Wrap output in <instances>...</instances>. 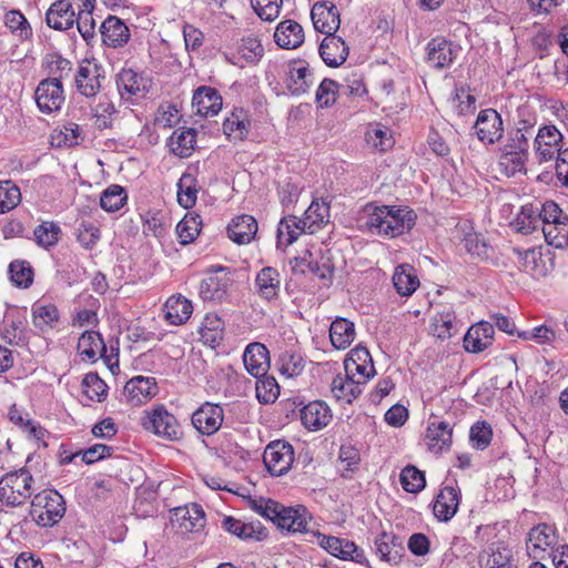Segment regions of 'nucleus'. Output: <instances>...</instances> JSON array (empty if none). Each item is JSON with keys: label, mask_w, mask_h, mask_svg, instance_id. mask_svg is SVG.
I'll return each mask as SVG.
<instances>
[{"label": "nucleus", "mask_w": 568, "mask_h": 568, "mask_svg": "<svg viewBox=\"0 0 568 568\" xmlns=\"http://www.w3.org/2000/svg\"><path fill=\"white\" fill-rule=\"evenodd\" d=\"M365 211L367 212L365 221L367 230L372 234L385 237H396L410 231L416 221L415 212L407 206H373L369 204Z\"/></svg>", "instance_id": "nucleus-1"}, {"label": "nucleus", "mask_w": 568, "mask_h": 568, "mask_svg": "<svg viewBox=\"0 0 568 568\" xmlns=\"http://www.w3.org/2000/svg\"><path fill=\"white\" fill-rule=\"evenodd\" d=\"M534 128L524 124L523 128L510 129L499 146L498 165L507 176L526 172V163L529 156V141L532 138Z\"/></svg>", "instance_id": "nucleus-2"}, {"label": "nucleus", "mask_w": 568, "mask_h": 568, "mask_svg": "<svg viewBox=\"0 0 568 568\" xmlns=\"http://www.w3.org/2000/svg\"><path fill=\"white\" fill-rule=\"evenodd\" d=\"M34 479L27 468L7 473L0 478V501L10 507H19L32 496Z\"/></svg>", "instance_id": "nucleus-3"}, {"label": "nucleus", "mask_w": 568, "mask_h": 568, "mask_svg": "<svg viewBox=\"0 0 568 568\" xmlns=\"http://www.w3.org/2000/svg\"><path fill=\"white\" fill-rule=\"evenodd\" d=\"M65 514V501L61 494L53 489H45L34 495L31 501L30 515L41 527H52Z\"/></svg>", "instance_id": "nucleus-4"}, {"label": "nucleus", "mask_w": 568, "mask_h": 568, "mask_svg": "<svg viewBox=\"0 0 568 568\" xmlns=\"http://www.w3.org/2000/svg\"><path fill=\"white\" fill-rule=\"evenodd\" d=\"M513 251L523 270L532 278H544L555 268V254L549 248L531 247L520 250L515 247Z\"/></svg>", "instance_id": "nucleus-5"}, {"label": "nucleus", "mask_w": 568, "mask_h": 568, "mask_svg": "<svg viewBox=\"0 0 568 568\" xmlns=\"http://www.w3.org/2000/svg\"><path fill=\"white\" fill-rule=\"evenodd\" d=\"M286 409L293 413L300 407V418L303 426L310 432H317L326 427L332 420L333 414L329 406L323 400H313L306 405L297 402V398L287 399Z\"/></svg>", "instance_id": "nucleus-6"}, {"label": "nucleus", "mask_w": 568, "mask_h": 568, "mask_svg": "<svg viewBox=\"0 0 568 568\" xmlns=\"http://www.w3.org/2000/svg\"><path fill=\"white\" fill-rule=\"evenodd\" d=\"M312 537L317 540L321 548L338 559L351 560L361 565L367 564L364 550L352 540L326 536L320 531L312 532Z\"/></svg>", "instance_id": "nucleus-7"}, {"label": "nucleus", "mask_w": 568, "mask_h": 568, "mask_svg": "<svg viewBox=\"0 0 568 568\" xmlns=\"http://www.w3.org/2000/svg\"><path fill=\"white\" fill-rule=\"evenodd\" d=\"M103 80H105L103 67L87 59L78 65L74 73V87L85 98L98 95L102 89Z\"/></svg>", "instance_id": "nucleus-8"}, {"label": "nucleus", "mask_w": 568, "mask_h": 568, "mask_svg": "<svg viewBox=\"0 0 568 568\" xmlns=\"http://www.w3.org/2000/svg\"><path fill=\"white\" fill-rule=\"evenodd\" d=\"M462 51L456 42L445 38H434L426 45V63L436 70L448 69L453 65Z\"/></svg>", "instance_id": "nucleus-9"}, {"label": "nucleus", "mask_w": 568, "mask_h": 568, "mask_svg": "<svg viewBox=\"0 0 568 568\" xmlns=\"http://www.w3.org/2000/svg\"><path fill=\"white\" fill-rule=\"evenodd\" d=\"M284 72L285 88L294 97L307 93L314 84V73L304 60L288 61Z\"/></svg>", "instance_id": "nucleus-10"}, {"label": "nucleus", "mask_w": 568, "mask_h": 568, "mask_svg": "<svg viewBox=\"0 0 568 568\" xmlns=\"http://www.w3.org/2000/svg\"><path fill=\"white\" fill-rule=\"evenodd\" d=\"M263 462L271 475L282 476L286 474L294 462L292 445L284 440L270 443L264 450Z\"/></svg>", "instance_id": "nucleus-11"}, {"label": "nucleus", "mask_w": 568, "mask_h": 568, "mask_svg": "<svg viewBox=\"0 0 568 568\" xmlns=\"http://www.w3.org/2000/svg\"><path fill=\"white\" fill-rule=\"evenodd\" d=\"M34 100L42 113L51 114L59 111L65 101L62 82L58 79L41 80L36 89Z\"/></svg>", "instance_id": "nucleus-12"}, {"label": "nucleus", "mask_w": 568, "mask_h": 568, "mask_svg": "<svg viewBox=\"0 0 568 568\" xmlns=\"http://www.w3.org/2000/svg\"><path fill=\"white\" fill-rule=\"evenodd\" d=\"M196 432L203 436H211L220 430L224 422V409L221 405L211 402L203 403L191 416Z\"/></svg>", "instance_id": "nucleus-13"}, {"label": "nucleus", "mask_w": 568, "mask_h": 568, "mask_svg": "<svg viewBox=\"0 0 568 568\" xmlns=\"http://www.w3.org/2000/svg\"><path fill=\"white\" fill-rule=\"evenodd\" d=\"M564 136L555 125H544L535 136V149L538 162L556 160L564 148Z\"/></svg>", "instance_id": "nucleus-14"}, {"label": "nucleus", "mask_w": 568, "mask_h": 568, "mask_svg": "<svg viewBox=\"0 0 568 568\" xmlns=\"http://www.w3.org/2000/svg\"><path fill=\"white\" fill-rule=\"evenodd\" d=\"M474 134L484 144H494L500 141L504 134L501 115L495 109L481 110L473 126Z\"/></svg>", "instance_id": "nucleus-15"}, {"label": "nucleus", "mask_w": 568, "mask_h": 568, "mask_svg": "<svg viewBox=\"0 0 568 568\" xmlns=\"http://www.w3.org/2000/svg\"><path fill=\"white\" fill-rule=\"evenodd\" d=\"M311 520L312 515L306 507L302 505L295 507L283 505L276 527L287 534L300 532L312 537V532L316 531L308 528Z\"/></svg>", "instance_id": "nucleus-16"}, {"label": "nucleus", "mask_w": 568, "mask_h": 568, "mask_svg": "<svg viewBox=\"0 0 568 568\" xmlns=\"http://www.w3.org/2000/svg\"><path fill=\"white\" fill-rule=\"evenodd\" d=\"M232 280L223 266H217L206 274L199 287V295L203 301H222L227 293Z\"/></svg>", "instance_id": "nucleus-17"}, {"label": "nucleus", "mask_w": 568, "mask_h": 568, "mask_svg": "<svg viewBox=\"0 0 568 568\" xmlns=\"http://www.w3.org/2000/svg\"><path fill=\"white\" fill-rule=\"evenodd\" d=\"M143 426L153 430L158 436L176 440L181 436L180 425L176 418L163 406L154 408L145 418Z\"/></svg>", "instance_id": "nucleus-18"}, {"label": "nucleus", "mask_w": 568, "mask_h": 568, "mask_svg": "<svg viewBox=\"0 0 568 568\" xmlns=\"http://www.w3.org/2000/svg\"><path fill=\"white\" fill-rule=\"evenodd\" d=\"M311 18L315 30L326 37L335 36L341 24L336 6L328 1L316 2L311 10Z\"/></svg>", "instance_id": "nucleus-19"}, {"label": "nucleus", "mask_w": 568, "mask_h": 568, "mask_svg": "<svg viewBox=\"0 0 568 568\" xmlns=\"http://www.w3.org/2000/svg\"><path fill=\"white\" fill-rule=\"evenodd\" d=\"M158 394L154 377L135 376L126 382L123 388L125 400L131 406H140Z\"/></svg>", "instance_id": "nucleus-20"}, {"label": "nucleus", "mask_w": 568, "mask_h": 568, "mask_svg": "<svg viewBox=\"0 0 568 568\" xmlns=\"http://www.w3.org/2000/svg\"><path fill=\"white\" fill-rule=\"evenodd\" d=\"M252 129L248 111L243 108H234L223 122V132L227 140L237 143L247 139Z\"/></svg>", "instance_id": "nucleus-21"}, {"label": "nucleus", "mask_w": 568, "mask_h": 568, "mask_svg": "<svg viewBox=\"0 0 568 568\" xmlns=\"http://www.w3.org/2000/svg\"><path fill=\"white\" fill-rule=\"evenodd\" d=\"M460 489L458 486L447 485L436 496L433 513L440 521H449L457 513L460 504Z\"/></svg>", "instance_id": "nucleus-22"}, {"label": "nucleus", "mask_w": 568, "mask_h": 568, "mask_svg": "<svg viewBox=\"0 0 568 568\" xmlns=\"http://www.w3.org/2000/svg\"><path fill=\"white\" fill-rule=\"evenodd\" d=\"M222 528L242 540H264L267 530L260 521L244 523L232 516H225L221 523Z\"/></svg>", "instance_id": "nucleus-23"}, {"label": "nucleus", "mask_w": 568, "mask_h": 568, "mask_svg": "<svg viewBox=\"0 0 568 568\" xmlns=\"http://www.w3.org/2000/svg\"><path fill=\"white\" fill-rule=\"evenodd\" d=\"M453 427L448 422L433 417L428 422L426 438L428 449L435 454L448 450L452 445Z\"/></svg>", "instance_id": "nucleus-24"}, {"label": "nucleus", "mask_w": 568, "mask_h": 568, "mask_svg": "<svg viewBox=\"0 0 568 568\" xmlns=\"http://www.w3.org/2000/svg\"><path fill=\"white\" fill-rule=\"evenodd\" d=\"M256 294L264 301L277 300L281 292L280 272L272 266H265L256 273L254 280Z\"/></svg>", "instance_id": "nucleus-25"}, {"label": "nucleus", "mask_w": 568, "mask_h": 568, "mask_svg": "<svg viewBox=\"0 0 568 568\" xmlns=\"http://www.w3.org/2000/svg\"><path fill=\"white\" fill-rule=\"evenodd\" d=\"M494 334V325L481 321L473 325L465 334L464 348L469 353H480L493 344Z\"/></svg>", "instance_id": "nucleus-26"}, {"label": "nucleus", "mask_w": 568, "mask_h": 568, "mask_svg": "<svg viewBox=\"0 0 568 568\" xmlns=\"http://www.w3.org/2000/svg\"><path fill=\"white\" fill-rule=\"evenodd\" d=\"M375 550L381 560L397 565L405 552V547L400 537L392 532H382L375 538Z\"/></svg>", "instance_id": "nucleus-27"}, {"label": "nucleus", "mask_w": 568, "mask_h": 568, "mask_svg": "<svg viewBox=\"0 0 568 568\" xmlns=\"http://www.w3.org/2000/svg\"><path fill=\"white\" fill-rule=\"evenodd\" d=\"M348 50V47L341 37L331 36L323 39L318 53L327 67L336 68L346 61Z\"/></svg>", "instance_id": "nucleus-28"}, {"label": "nucleus", "mask_w": 568, "mask_h": 568, "mask_svg": "<svg viewBox=\"0 0 568 568\" xmlns=\"http://www.w3.org/2000/svg\"><path fill=\"white\" fill-rule=\"evenodd\" d=\"M74 21L75 12L69 0H58L53 2L45 13L48 27L54 30H68L72 28Z\"/></svg>", "instance_id": "nucleus-29"}, {"label": "nucleus", "mask_w": 568, "mask_h": 568, "mask_svg": "<svg viewBox=\"0 0 568 568\" xmlns=\"http://www.w3.org/2000/svg\"><path fill=\"white\" fill-rule=\"evenodd\" d=\"M149 80L132 69H122L116 75L121 98L142 97L148 91Z\"/></svg>", "instance_id": "nucleus-30"}, {"label": "nucleus", "mask_w": 568, "mask_h": 568, "mask_svg": "<svg viewBox=\"0 0 568 568\" xmlns=\"http://www.w3.org/2000/svg\"><path fill=\"white\" fill-rule=\"evenodd\" d=\"M192 104L197 114L213 116L222 109V97L216 89L200 87L194 91Z\"/></svg>", "instance_id": "nucleus-31"}, {"label": "nucleus", "mask_w": 568, "mask_h": 568, "mask_svg": "<svg viewBox=\"0 0 568 568\" xmlns=\"http://www.w3.org/2000/svg\"><path fill=\"white\" fill-rule=\"evenodd\" d=\"M103 43L111 48H120L128 43L130 30L118 17L109 16L100 28Z\"/></svg>", "instance_id": "nucleus-32"}, {"label": "nucleus", "mask_w": 568, "mask_h": 568, "mask_svg": "<svg viewBox=\"0 0 568 568\" xmlns=\"http://www.w3.org/2000/svg\"><path fill=\"white\" fill-rule=\"evenodd\" d=\"M270 353L265 345L261 343H251L247 345L243 362L246 371L254 377L263 376L270 367Z\"/></svg>", "instance_id": "nucleus-33"}, {"label": "nucleus", "mask_w": 568, "mask_h": 568, "mask_svg": "<svg viewBox=\"0 0 568 568\" xmlns=\"http://www.w3.org/2000/svg\"><path fill=\"white\" fill-rule=\"evenodd\" d=\"M256 232L257 222L248 214L235 216L227 225L230 240L239 245L248 244L255 237Z\"/></svg>", "instance_id": "nucleus-34"}, {"label": "nucleus", "mask_w": 568, "mask_h": 568, "mask_svg": "<svg viewBox=\"0 0 568 568\" xmlns=\"http://www.w3.org/2000/svg\"><path fill=\"white\" fill-rule=\"evenodd\" d=\"M274 40L283 49H295L304 42L303 28L294 20L282 21L276 27Z\"/></svg>", "instance_id": "nucleus-35"}, {"label": "nucleus", "mask_w": 568, "mask_h": 568, "mask_svg": "<svg viewBox=\"0 0 568 568\" xmlns=\"http://www.w3.org/2000/svg\"><path fill=\"white\" fill-rule=\"evenodd\" d=\"M329 222V204L314 200L301 219L302 227H306L310 234H314Z\"/></svg>", "instance_id": "nucleus-36"}, {"label": "nucleus", "mask_w": 568, "mask_h": 568, "mask_svg": "<svg viewBox=\"0 0 568 568\" xmlns=\"http://www.w3.org/2000/svg\"><path fill=\"white\" fill-rule=\"evenodd\" d=\"M557 541L555 528L547 524H539L530 529L527 538V550L529 556L537 557V550H546Z\"/></svg>", "instance_id": "nucleus-37"}, {"label": "nucleus", "mask_w": 568, "mask_h": 568, "mask_svg": "<svg viewBox=\"0 0 568 568\" xmlns=\"http://www.w3.org/2000/svg\"><path fill=\"white\" fill-rule=\"evenodd\" d=\"M174 516L186 531H199L205 526V514L201 505L191 504L175 508Z\"/></svg>", "instance_id": "nucleus-38"}, {"label": "nucleus", "mask_w": 568, "mask_h": 568, "mask_svg": "<svg viewBox=\"0 0 568 568\" xmlns=\"http://www.w3.org/2000/svg\"><path fill=\"white\" fill-rule=\"evenodd\" d=\"M78 352L80 355L91 362H95L98 355L103 356L106 347L102 335L95 331H85L78 341Z\"/></svg>", "instance_id": "nucleus-39"}, {"label": "nucleus", "mask_w": 568, "mask_h": 568, "mask_svg": "<svg viewBox=\"0 0 568 568\" xmlns=\"http://www.w3.org/2000/svg\"><path fill=\"white\" fill-rule=\"evenodd\" d=\"M355 338V325L353 322L337 317L329 327V339L336 349L347 348Z\"/></svg>", "instance_id": "nucleus-40"}, {"label": "nucleus", "mask_w": 568, "mask_h": 568, "mask_svg": "<svg viewBox=\"0 0 568 568\" xmlns=\"http://www.w3.org/2000/svg\"><path fill=\"white\" fill-rule=\"evenodd\" d=\"M199 333L205 345L215 348L224 338V322L216 314H206Z\"/></svg>", "instance_id": "nucleus-41"}, {"label": "nucleus", "mask_w": 568, "mask_h": 568, "mask_svg": "<svg viewBox=\"0 0 568 568\" xmlns=\"http://www.w3.org/2000/svg\"><path fill=\"white\" fill-rule=\"evenodd\" d=\"M362 382L345 374H338L332 382V393L337 400L351 404L362 393Z\"/></svg>", "instance_id": "nucleus-42"}, {"label": "nucleus", "mask_w": 568, "mask_h": 568, "mask_svg": "<svg viewBox=\"0 0 568 568\" xmlns=\"http://www.w3.org/2000/svg\"><path fill=\"white\" fill-rule=\"evenodd\" d=\"M164 311L170 324L181 325L191 317L193 306L191 301L181 295L171 296L164 304Z\"/></svg>", "instance_id": "nucleus-43"}, {"label": "nucleus", "mask_w": 568, "mask_h": 568, "mask_svg": "<svg viewBox=\"0 0 568 568\" xmlns=\"http://www.w3.org/2000/svg\"><path fill=\"white\" fill-rule=\"evenodd\" d=\"M393 284L399 295L410 296L418 288L419 280L412 265L402 264L395 270Z\"/></svg>", "instance_id": "nucleus-44"}, {"label": "nucleus", "mask_w": 568, "mask_h": 568, "mask_svg": "<svg viewBox=\"0 0 568 568\" xmlns=\"http://www.w3.org/2000/svg\"><path fill=\"white\" fill-rule=\"evenodd\" d=\"M196 143V130L193 128L175 130L169 139L171 151L180 156L191 155Z\"/></svg>", "instance_id": "nucleus-45"}, {"label": "nucleus", "mask_w": 568, "mask_h": 568, "mask_svg": "<svg viewBox=\"0 0 568 568\" xmlns=\"http://www.w3.org/2000/svg\"><path fill=\"white\" fill-rule=\"evenodd\" d=\"M464 247L471 256L480 261H493L495 250L484 237L475 232H467L463 237Z\"/></svg>", "instance_id": "nucleus-46"}, {"label": "nucleus", "mask_w": 568, "mask_h": 568, "mask_svg": "<svg viewBox=\"0 0 568 568\" xmlns=\"http://www.w3.org/2000/svg\"><path fill=\"white\" fill-rule=\"evenodd\" d=\"M196 178L189 172L182 174L178 182V202L184 209L195 205L197 199Z\"/></svg>", "instance_id": "nucleus-47"}, {"label": "nucleus", "mask_w": 568, "mask_h": 568, "mask_svg": "<svg viewBox=\"0 0 568 568\" xmlns=\"http://www.w3.org/2000/svg\"><path fill=\"white\" fill-rule=\"evenodd\" d=\"M43 65L51 75L49 79H58L59 82L69 78L72 72V62L58 52L45 54Z\"/></svg>", "instance_id": "nucleus-48"}, {"label": "nucleus", "mask_w": 568, "mask_h": 568, "mask_svg": "<svg viewBox=\"0 0 568 568\" xmlns=\"http://www.w3.org/2000/svg\"><path fill=\"white\" fill-rule=\"evenodd\" d=\"M433 333L442 339H448L458 332L456 316L449 310L437 313L433 318Z\"/></svg>", "instance_id": "nucleus-49"}, {"label": "nucleus", "mask_w": 568, "mask_h": 568, "mask_svg": "<svg viewBox=\"0 0 568 568\" xmlns=\"http://www.w3.org/2000/svg\"><path fill=\"white\" fill-rule=\"evenodd\" d=\"M541 231L545 236V241L549 245L556 248H564L568 246V217L557 221V223L554 224L542 225Z\"/></svg>", "instance_id": "nucleus-50"}, {"label": "nucleus", "mask_w": 568, "mask_h": 568, "mask_svg": "<svg viewBox=\"0 0 568 568\" xmlns=\"http://www.w3.org/2000/svg\"><path fill=\"white\" fill-rule=\"evenodd\" d=\"M32 317L36 327L44 331L53 327L59 320V311L53 304H43L37 302L32 306Z\"/></svg>", "instance_id": "nucleus-51"}, {"label": "nucleus", "mask_w": 568, "mask_h": 568, "mask_svg": "<svg viewBox=\"0 0 568 568\" xmlns=\"http://www.w3.org/2000/svg\"><path fill=\"white\" fill-rule=\"evenodd\" d=\"M202 221L200 215L186 214L175 227L180 244L186 245L195 241L201 230Z\"/></svg>", "instance_id": "nucleus-52"}, {"label": "nucleus", "mask_w": 568, "mask_h": 568, "mask_svg": "<svg viewBox=\"0 0 568 568\" xmlns=\"http://www.w3.org/2000/svg\"><path fill=\"white\" fill-rule=\"evenodd\" d=\"M304 232H307V229L302 227L301 219L296 216L285 217L281 220L277 227V242L284 243L286 246L291 245Z\"/></svg>", "instance_id": "nucleus-53"}, {"label": "nucleus", "mask_w": 568, "mask_h": 568, "mask_svg": "<svg viewBox=\"0 0 568 568\" xmlns=\"http://www.w3.org/2000/svg\"><path fill=\"white\" fill-rule=\"evenodd\" d=\"M304 232H307V229L302 227L301 219L296 216L285 217L281 220L277 227V242L284 243L286 246L291 245Z\"/></svg>", "instance_id": "nucleus-54"}, {"label": "nucleus", "mask_w": 568, "mask_h": 568, "mask_svg": "<svg viewBox=\"0 0 568 568\" xmlns=\"http://www.w3.org/2000/svg\"><path fill=\"white\" fill-rule=\"evenodd\" d=\"M256 398L262 404H272L280 395V386L275 377L267 375L256 376Z\"/></svg>", "instance_id": "nucleus-55"}, {"label": "nucleus", "mask_w": 568, "mask_h": 568, "mask_svg": "<svg viewBox=\"0 0 568 568\" xmlns=\"http://www.w3.org/2000/svg\"><path fill=\"white\" fill-rule=\"evenodd\" d=\"M278 369L286 377H295L304 369V359L297 352L286 349L278 356Z\"/></svg>", "instance_id": "nucleus-56"}, {"label": "nucleus", "mask_w": 568, "mask_h": 568, "mask_svg": "<svg viewBox=\"0 0 568 568\" xmlns=\"http://www.w3.org/2000/svg\"><path fill=\"white\" fill-rule=\"evenodd\" d=\"M126 200L125 189L118 184H112L102 192L100 205L106 212H116L125 204Z\"/></svg>", "instance_id": "nucleus-57"}, {"label": "nucleus", "mask_w": 568, "mask_h": 568, "mask_svg": "<svg viewBox=\"0 0 568 568\" xmlns=\"http://www.w3.org/2000/svg\"><path fill=\"white\" fill-rule=\"evenodd\" d=\"M399 480L405 491L417 494L426 486L424 471L413 465L404 467L400 471Z\"/></svg>", "instance_id": "nucleus-58"}, {"label": "nucleus", "mask_w": 568, "mask_h": 568, "mask_svg": "<svg viewBox=\"0 0 568 568\" xmlns=\"http://www.w3.org/2000/svg\"><path fill=\"white\" fill-rule=\"evenodd\" d=\"M60 234V226L52 221L42 222L33 231L36 243L43 248L54 246L59 241Z\"/></svg>", "instance_id": "nucleus-59"}, {"label": "nucleus", "mask_w": 568, "mask_h": 568, "mask_svg": "<svg viewBox=\"0 0 568 568\" xmlns=\"http://www.w3.org/2000/svg\"><path fill=\"white\" fill-rule=\"evenodd\" d=\"M81 386L83 394L90 400L102 402L106 397L108 386L97 373L91 372L85 374Z\"/></svg>", "instance_id": "nucleus-60"}, {"label": "nucleus", "mask_w": 568, "mask_h": 568, "mask_svg": "<svg viewBox=\"0 0 568 568\" xmlns=\"http://www.w3.org/2000/svg\"><path fill=\"white\" fill-rule=\"evenodd\" d=\"M6 26L21 41L32 39V28L27 18L19 10H11L6 14Z\"/></svg>", "instance_id": "nucleus-61"}, {"label": "nucleus", "mask_w": 568, "mask_h": 568, "mask_svg": "<svg viewBox=\"0 0 568 568\" xmlns=\"http://www.w3.org/2000/svg\"><path fill=\"white\" fill-rule=\"evenodd\" d=\"M9 274L18 287L28 288L33 283V270L27 261H12L9 264Z\"/></svg>", "instance_id": "nucleus-62"}, {"label": "nucleus", "mask_w": 568, "mask_h": 568, "mask_svg": "<svg viewBox=\"0 0 568 568\" xmlns=\"http://www.w3.org/2000/svg\"><path fill=\"white\" fill-rule=\"evenodd\" d=\"M20 201V189L10 180L0 181V214L13 210Z\"/></svg>", "instance_id": "nucleus-63"}, {"label": "nucleus", "mask_w": 568, "mask_h": 568, "mask_svg": "<svg viewBox=\"0 0 568 568\" xmlns=\"http://www.w3.org/2000/svg\"><path fill=\"white\" fill-rule=\"evenodd\" d=\"M516 229L523 234H531L540 226V219L537 209L532 205H525L516 219Z\"/></svg>", "instance_id": "nucleus-64"}]
</instances>
